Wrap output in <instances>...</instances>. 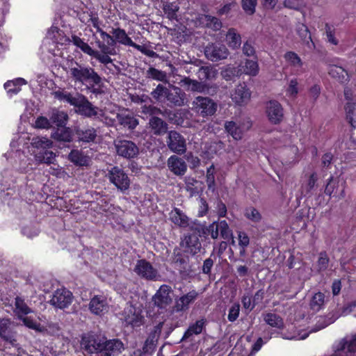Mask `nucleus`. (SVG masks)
Here are the masks:
<instances>
[{
    "instance_id": "53",
    "label": "nucleus",
    "mask_w": 356,
    "mask_h": 356,
    "mask_svg": "<svg viewBox=\"0 0 356 356\" xmlns=\"http://www.w3.org/2000/svg\"><path fill=\"white\" fill-rule=\"evenodd\" d=\"M163 10L170 19H177V13L179 10L178 4L176 2L167 3L164 5Z\"/></svg>"
},
{
    "instance_id": "4",
    "label": "nucleus",
    "mask_w": 356,
    "mask_h": 356,
    "mask_svg": "<svg viewBox=\"0 0 356 356\" xmlns=\"http://www.w3.org/2000/svg\"><path fill=\"white\" fill-rule=\"evenodd\" d=\"M217 107V104L207 97L198 96L192 102V109L203 118L213 115Z\"/></svg>"
},
{
    "instance_id": "12",
    "label": "nucleus",
    "mask_w": 356,
    "mask_h": 356,
    "mask_svg": "<svg viewBox=\"0 0 356 356\" xmlns=\"http://www.w3.org/2000/svg\"><path fill=\"white\" fill-rule=\"evenodd\" d=\"M134 272L140 277L147 280H156L159 277L157 270L147 261L138 260L135 266Z\"/></svg>"
},
{
    "instance_id": "5",
    "label": "nucleus",
    "mask_w": 356,
    "mask_h": 356,
    "mask_svg": "<svg viewBox=\"0 0 356 356\" xmlns=\"http://www.w3.org/2000/svg\"><path fill=\"white\" fill-rule=\"evenodd\" d=\"M106 177L111 183L123 192L127 191L130 186V179L125 172L118 166H113L108 170Z\"/></svg>"
},
{
    "instance_id": "36",
    "label": "nucleus",
    "mask_w": 356,
    "mask_h": 356,
    "mask_svg": "<svg viewBox=\"0 0 356 356\" xmlns=\"http://www.w3.org/2000/svg\"><path fill=\"white\" fill-rule=\"evenodd\" d=\"M79 141L83 143L93 142L97 137V131L93 127L79 129L76 131Z\"/></svg>"
},
{
    "instance_id": "7",
    "label": "nucleus",
    "mask_w": 356,
    "mask_h": 356,
    "mask_svg": "<svg viewBox=\"0 0 356 356\" xmlns=\"http://www.w3.org/2000/svg\"><path fill=\"white\" fill-rule=\"evenodd\" d=\"M76 113L86 118L96 119L102 116V109L94 106L88 99L83 95L79 97L77 104L74 106Z\"/></svg>"
},
{
    "instance_id": "38",
    "label": "nucleus",
    "mask_w": 356,
    "mask_h": 356,
    "mask_svg": "<svg viewBox=\"0 0 356 356\" xmlns=\"http://www.w3.org/2000/svg\"><path fill=\"white\" fill-rule=\"evenodd\" d=\"M170 87L160 83L151 92V95L157 102L165 103Z\"/></svg>"
},
{
    "instance_id": "39",
    "label": "nucleus",
    "mask_w": 356,
    "mask_h": 356,
    "mask_svg": "<svg viewBox=\"0 0 356 356\" xmlns=\"http://www.w3.org/2000/svg\"><path fill=\"white\" fill-rule=\"evenodd\" d=\"M72 43L81 50L90 56H92L93 55H96L98 57H100L99 55L97 54V51L93 49L88 43L85 42L81 38L76 35H74L72 38Z\"/></svg>"
},
{
    "instance_id": "21",
    "label": "nucleus",
    "mask_w": 356,
    "mask_h": 356,
    "mask_svg": "<svg viewBox=\"0 0 356 356\" xmlns=\"http://www.w3.org/2000/svg\"><path fill=\"white\" fill-rule=\"evenodd\" d=\"M116 118L120 125L131 130L134 129L138 124V120L127 109L120 111L116 115Z\"/></svg>"
},
{
    "instance_id": "32",
    "label": "nucleus",
    "mask_w": 356,
    "mask_h": 356,
    "mask_svg": "<svg viewBox=\"0 0 356 356\" xmlns=\"http://www.w3.org/2000/svg\"><path fill=\"white\" fill-rule=\"evenodd\" d=\"M149 124L154 135L161 136L167 132L168 124L158 117L151 118Z\"/></svg>"
},
{
    "instance_id": "13",
    "label": "nucleus",
    "mask_w": 356,
    "mask_h": 356,
    "mask_svg": "<svg viewBox=\"0 0 356 356\" xmlns=\"http://www.w3.org/2000/svg\"><path fill=\"white\" fill-rule=\"evenodd\" d=\"M252 127V123L250 120H244L239 123L233 121L226 122L225 123V131L232 136L235 140H241L243 138V134L248 131Z\"/></svg>"
},
{
    "instance_id": "54",
    "label": "nucleus",
    "mask_w": 356,
    "mask_h": 356,
    "mask_svg": "<svg viewBox=\"0 0 356 356\" xmlns=\"http://www.w3.org/2000/svg\"><path fill=\"white\" fill-rule=\"evenodd\" d=\"M330 259L325 252H321L319 253L318 259L317 261V270L318 273H321L327 269L329 266Z\"/></svg>"
},
{
    "instance_id": "61",
    "label": "nucleus",
    "mask_w": 356,
    "mask_h": 356,
    "mask_svg": "<svg viewBox=\"0 0 356 356\" xmlns=\"http://www.w3.org/2000/svg\"><path fill=\"white\" fill-rule=\"evenodd\" d=\"M283 5L285 8L299 10L303 6L302 0H284Z\"/></svg>"
},
{
    "instance_id": "64",
    "label": "nucleus",
    "mask_w": 356,
    "mask_h": 356,
    "mask_svg": "<svg viewBox=\"0 0 356 356\" xmlns=\"http://www.w3.org/2000/svg\"><path fill=\"white\" fill-rule=\"evenodd\" d=\"M51 126L50 120L43 116L38 117L35 122V127L38 129H48Z\"/></svg>"
},
{
    "instance_id": "1",
    "label": "nucleus",
    "mask_w": 356,
    "mask_h": 356,
    "mask_svg": "<svg viewBox=\"0 0 356 356\" xmlns=\"http://www.w3.org/2000/svg\"><path fill=\"white\" fill-rule=\"evenodd\" d=\"M67 74L74 83L99 86L102 83L101 76L92 67L80 64L76 61L70 62Z\"/></svg>"
},
{
    "instance_id": "48",
    "label": "nucleus",
    "mask_w": 356,
    "mask_h": 356,
    "mask_svg": "<svg viewBox=\"0 0 356 356\" xmlns=\"http://www.w3.org/2000/svg\"><path fill=\"white\" fill-rule=\"evenodd\" d=\"M318 180L317 173L314 172L308 177V179L305 184H302L301 186V193L304 195L309 194L314 189L316 181Z\"/></svg>"
},
{
    "instance_id": "10",
    "label": "nucleus",
    "mask_w": 356,
    "mask_h": 356,
    "mask_svg": "<svg viewBox=\"0 0 356 356\" xmlns=\"http://www.w3.org/2000/svg\"><path fill=\"white\" fill-rule=\"evenodd\" d=\"M229 54V51L226 46L219 42L209 43L204 49L206 58L213 62L226 59Z\"/></svg>"
},
{
    "instance_id": "43",
    "label": "nucleus",
    "mask_w": 356,
    "mask_h": 356,
    "mask_svg": "<svg viewBox=\"0 0 356 356\" xmlns=\"http://www.w3.org/2000/svg\"><path fill=\"white\" fill-rule=\"evenodd\" d=\"M182 81L184 85L187 86V90L192 92H203L207 88L206 84L204 83L190 78H185Z\"/></svg>"
},
{
    "instance_id": "62",
    "label": "nucleus",
    "mask_w": 356,
    "mask_h": 356,
    "mask_svg": "<svg viewBox=\"0 0 356 356\" xmlns=\"http://www.w3.org/2000/svg\"><path fill=\"white\" fill-rule=\"evenodd\" d=\"M19 319L22 321L24 325L29 328L35 330H40V325L31 318L24 316L22 318H19Z\"/></svg>"
},
{
    "instance_id": "28",
    "label": "nucleus",
    "mask_w": 356,
    "mask_h": 356,
    "mask_svg": "<svg viewBox=\"0 0 356 356\" xmlns=\"http://www.w3.org/2000/svg\"><path fill=\"white\" fill-rule=\"evenodd\" d=\"M53 95L56 99L75 106L81 94L76 93L74 95L65 89L59 88L53 92Z\"/></svg>"
},
{
    "instance_id": "8",
    "label": "nucleus",
    "mask_w": 356,
    "mask_h": 356,
    "mask_svg": "<svg viewBox=\"0 0 356 356\" xmlns=\"http://www.w3.org/2000/svg\"><path fill=\"white\" fill-rule=\"evenodd\" d=\"M165 142L168 149L175 154L181 155L186 152V139L177 131H168Z\"/></svg>"
},
{
    "instance_id": "6",
    "label": "nucleus",
    "mask_w": 356,
    "mask_h": 356,
    "mask_svg": "<svg viewBox=\"0 0 356 356\" xmlns=\"http://www.w3.org/2000/svg\"><path fill=\"white\" fill-rule=\"evenodd\" d=\"M104 339V337L94 333L84 334L81 337V347L88 354L102 352Z\"/></svg>"
},
{
    "instance_id": "23",
    "label": "nucleus",
    "mask_w": 356,
    "mask_h": 356,
    "mask_svg": "<svg viewBox=\"0 0 356 356\" xmlns=\"http://www.w3.org/2000/svg\"><path fill=\"white\" fill-rule=\"evenodd\" d=\"M89 309L95 315H103L108 309L106 298L103 296H95L90 301Z\"/></svg>"
},
{
    "instance_id": "33",
    "label": "nucleus",
    "mask_w": 356,
    "mask_h": 356,
    "mask_svg": "<svg viewBox=\"0 0 356 356\" xmlns=\"http://www.w3.org/2000/svg\"><path fill=\"white\" fill-rule=\"evenodd\" d=\"M111 33L113 35L115 44L118 42L121 44L129 47H131L133 45L134 42L131 38L129 37L125 30L120 28H115L112 29Z\"/></svg>"
},
{
    "instance_id": "9",
    "label": "nucleus",
    "mask_w": 356,
    "mask_h": 356,
    "mask_svg": "<svg viewBox=\"0 0 356 356\" xmlns=\"http://www.w3.org/2000/svg\"><path fill=\"white\" fill-rule=\"evenodd\" d=\"M116 153L124 159H134L139 154L138 147L131 140H118L114 142Z\"/></svg>"
},
{
    "instance_id": "19",
    "label": "nucleus",
    "mask_w": 356,
    "mask_h": 356,
    "mask_svg": "<svg viewBox=\"0 0 356 356\" xmlns=\"http://www.w3.org/2000/svg\"><path fill=\"white\" fill-rule=\"evenodd\" d=\"M124 349V343L119 339H104L102 353L104 356H117Z\"/></svg>"
},
{
    "instance_id": "49",
    "label": "nucleus",
    "mask_w": 356,
    "mask_h": 356,
    "mask_svg": "<svg viewBox=\"0 0 356 356\" xmlns=\"http://www.w3.org/2000/svg\"><path fill=\"white\" fill-rule=\"evenodd\" d=\"M35 159L39 163L47 164L54 163L56 161V154L52 151L45 150L44 152H39L35 154Z\"/></svg>"
},
{
    "instance_id": "3",
    "label": "nucleus",
    "mask_w": 356,
    "mask_h": 356,
    "mask_svg": "<svg viewBox=\"0 0 356 356\" xmlns=\"http://www.w3.org/2000/svg\"><path fill=\"white\" fill-rule=\"evenodd\" d=\"M123 320L131 327H138L145 323V316L140 307H136L131 303L127 304L122 313Z\"/></svg>"
},
{
    "instance_id": "42",
    "label": "nucleus",
    "mask_w": 356,
    "mask_h": 356,
    "mask_svg": "<svg viewBox=\"0 0 356 356\" xmlns=\"http://www.w3.org/2000/svg\"><path fill=\"white\" fill-rule=\"evenodd\" d=\"M329 74L338 80L341 83H345L348 81V73L341 67L337 65H331L329 67Z\"/></svg>"
},
{
    "instance_id": "58",
    "label": "nucleus",
    "mask_w": 356,
    "mask_h": 356,
    "mask_svg": "<svg viewBox=\"0 0 356 356\" xmlns=\"http://www.w3.org/2000/svg\"><path fill=\"white\" fill-rule=\"evenodd\" d=\"M147 74L149 77L152 78L153 79L163 81L166 79V74L165 72L159 70L154 67H150L147 70Z\"/></svg>"
},
{
    "instance_id": "31",
    "label": "nucleus",
    "mask_w": 356,
    "mask_h": 356,
    "mask_svg": "<svg viewBox=\"0 0 356 356\" xmlns=\"http://www.w3.org/2000/svg\"><path fill=\"white\" fill-rule=\"evenodd\" d=\"M13 312L19 318L32 313L33 310L28 306L24 299L22 297L17 296L15 298V307L13 309Z\"/></svg>"
},
{
    "instance_id": "60",
    "label": "nucleus",
    "mask_w": 356,
    "mask_h": 356,
    "mask_svg": "<svg viewBox=\"0 0 356 356\" xmlns=\"http://www.w3.org/2000/svg\"><path fill=\"white\" fill-rule=\"evenodd\" d=\"M243 54L249 57H257L256 56V50L252 43L249 41H246L243 46L242 48Z\"/></svg>"
},
{
    "instance_id": "47",
    "label": "nucleus",
    "mask_w": 356,
    "mask_h": 356,
    "mask_svg": "<svg viewBox=\"0 0 356 356\" xmlns=\"http://www.w3.org/2000/svg\"><path fill=\"white\" fill-rule=\"evenodd\" d=\"M264 321L271 327L281 328L284 325L282 318L276 314L267 313L264 315Z\"/></svg>"
},
{
    "instance_id": "20",
    "label": "nucleus",
    "mask_w": 356,
    "mask_h": 356,
    "mask_svg": "<svg viewBox=\"0 0 356 356\" xmlns=\"http://www.w3.org/2000/svg\"><path fill=\"white\" fill-rule=\"evenodd\" d=\"M185 100V92L179 87L170 86L165 103L170 106H182Z\"/></svg>"
},
{
    "instance_id": "14",
    "label": "nucleus",
    "mask_w": 356,
    "mask_h": 356,
    "mask_svg": "<svg viewBox=\"0 0 356 356\" xmlns=\"http://www.w3.org/2000/svg\"><path fill=\"white\" fill-rule=\"evenodd\" d=\"M0 337L13 346H17L14 323L10 319L2 318L0 320Z\"/></svg>"
},
{
    "instance_id": "50",
    "label": "nucleus",
    "mask_w": 356,
    "mask_h": 356,
    "mask_svg": "<svg viewBox=\"0 0 356 356\" xmlns=\"http://www.w3.org/2000/svg\"><path fill=\"white\" fill-rule=\"evenodd\" d=\"M31 145L37 149H45L52 147L53 143L46 137H33L31 142Z\"/></svg>"
},
{
    "instance_id": "30",
    "label": "nucleus",
    "mask_w": 356,
    "mask_h": 356,
    "mask_svg": "<svg viewBox=\"0 0 356 356\" xmlns=\"http://www.w3.org/2000/svg\"><path fill=\"white\" fill-rule=\"evenodd\" d=\"M170 220L180 227H186L189 225V218L178 208H174L170 211Z\"/></svg>"
},
{
    "instance_id": "59",
    "label": "nucleus",
    "mask_w": 356,
    "mask_h": 356,
    "mask_svg": "<svg viewBox=\"0 0 356 356\" xmlns=\"http://www.w3.org/2000/svg\"><path fill=\"white\" fill-rule=\"evenodd\" d=\"M132 47L135 48L144 55L150 57V58H156L158 57V54L154 51L153 50L150 49L146 45H140L135 42H134Z\"/></svg>"
},
{
    "instance_id": "63",
    "label": "nucleus",
    "mask_w": 356,
    "mask_h": 356,
    "mask_svg": "<svg viewBox=\"0 0 356 356\" xmlns=\"http://www.w3.org/2000/svg\"><path fill=\"white\" fill-rule=\"evenodd\" d=\"M347 118L349 119L350 124L353 126L356 123V106L353 104H348L346 107Z\"/></svg>"
},
{
    "instance_id": "24",
    "label": "nucleus",
    "mask_w": 356,
    "mask_h": 356,
    "mask_svg": "<svg viewBox=\"0 0 356 356\" xmlns=\"http://www.w3.org/2000/svg\"><path fill=\"white\" fill-rule=\"evenodd\" d=\"M195 23L202 27L210 29L214 31L220 30L222 24L216 17L210 15H200L196 18Z\"/></svg>"
},
{
    "instance_id": "55",
    "label": "nucleus",
    "mask_w": 356,
    "mask_h": 356,
    "mask_svg": "<svg viewBox=\"0 0 356 356\" xmlns=\"http://www.w3.org/2000/svg\"><path fill=\"white\" fill-rule=\"evenodd\" d=\"M244 216L250 220L254 222H259L261 220V215L254 207H250L246 208Z\"/></svg>"
},
{
    "instance_id": "40",
    "label": "nucleus",
    "mask_w": 356,
    "mask_h": 356,
    "mask_svg": "<svg viewBox=\"0 0 356 356\" xmlns=\"http://www.w3.org/2000/svg\"><path fill=\"white\" fill-rule=\"evenodd\" d=\"M26 84V81L24 79L19 78L15 80L8 81L4 84V88L7 93L10 96L17 95L20 90V86Z\"/></svg>"
},
{
    "instance_id": "18",
    "label": "nucleus",
    "mask_w": 356,
    "mask_h": 356,
    "mask_svg": "<svg viewBox=\"0 0 356 356\" xmlns=\"http://www.w3.org/2000/svg\"><path fill=\"white\" fill-rule=\"evenodd\" d=\"M72 293L66 289H57L50 302L52 305L59 309L67 307L72 302Z\"/></svg>"
},
{
    "instance_id": "44",
    "label": "nucleus",
    "mask_w": 356,
    "mask_h": 356,
    "mask_svg": "<svg viewBox=\"0 0 356 356\" xmlns=\"http://www.w3.org/2000/svg\"><path fill=\"white\" fill-rule=\"evenodd\" d=\"M284 58L289 65L296 70L300 69L303 65L300 56L293 51H287L284 55Z\"/></svg>"
},
{
    "instance_id": "34",
    "label": "nucleus",
    "mask_w": 356,
    "mask_h": 356,
    "mask_svg": "<svg viewBox=\"0 0 356 356\" xmlns=\"http://www.w3.org/2000/svg\"><path fill=\"white\" fill-rule=\"evenodd\" d=\"M225 38L227 44L231 49H237L240 47L241 44V37L235 29H229L225 35Z\"/></svg>"
},
{
    "instance_id": "17",
    "label": "nucleus",
    "mask_w": 356,
    "mask_h": 356,
    "mask_svg": "<svg viewBox=\"0 0 356 356\" xmlns=\"http://www.w3.org/2000/svg\"><path fill=\"white\" fill-rule=\"evenodd\" d=\"M266 113L270 123L277 124L284 118V110L282 105L277 101H269L266 103Z\"/></svg>"
},
{
    "instance_id": "27",
    "label": "nucleus",
    "mask_w": 356,
    "mask_h": 356,
    "mask_svg": "<svg viewBox=\"0 0 356 356\" xmlns=\"http://www.w3.org/2000/svg\"><path fill=\"white\" fill-rule=\"evenodd\" d=\"M168 166L171 172L178 176L184 175L187 170L186 162L176 155H172L168 158Z\"/></svg>"
},
{
    "instance_id": "2",
    "label": "nucleus",
    "mask_w": 356,
    "mask_h": 356,
    "mask_svg": "<svg viewBox=\"0 0 356 356\" xmlns=\"http://www.w3.org/2000/svg\"><path fill=\"white\" fill-rule=\"evenodd\" d=\"M204 235H210L213 239L219 236V234L225 240H232V244L234 243L232 230L229 228L226 220L215 221L203 229Z\"/></svg>"
},
{
    "instance_id": "52",
    "label": "nucleus",
    "mask_w": 356,
    "mask_h": 356,
    "mask_svg": "<svg viewBox=\"0 0 356 356\" xmlns=\"http://www.w3.org/2000/svg\"><path fill=\"white\" fill-rule=\"evenodd\" d=\"M325 303V295L318 292L314 295L310 302L311 308L316 312L319 311Z\"/></svg>"
},
{
    "instance_id": "26",
    "label": "nucleus",
    "mask_w": 356,
    "mask_h": 356,
    "mask_svg": "<svg viewBox=\"0 0 356 356\" xmlns=\"http://www.w3.org/2000/svg\"><path fill=\"white\" fill-rule=\"evenodd\" d=\"M180 246L184 252L195 254L200 249V244L197 237L193 234H187L181 238Z\"/></svg>"
},
{
    "instance_id": "57",
    "label": "nucleus",
    "mask_w": 356,
    "mask_h": 356,
    "mask_svg": "<svg viewBox=\"0 0 356 356\" xmlns=\"http://www.w3.org/2000/svg\"><path fill=\"white\" fill-rule=\"evenodd\" d=\"M298 82L296 79H292L289 83V86L286 88V95L289 97L295 98L298 93Z\"/></svg>"
},
{
    "instance_id": "11",
    "label": "nucleus",
    "mask_w": 356,
    "mask_h": 356,
    "mask_svg": "<svg viewBox=\"0 0 356 356\" xmlns=\"http://www.w3.org/2000/svg\"><path fill=\"white\" fill-rule=\"evenodd\" d=\"M96 44L97 47L99 49V51H97V54L100 57H98L96 55H93L92 57L95 58L99 63L105 65L109 63L112 64L113 59L110 56H115L118 54L115 48V44H111L109 42L105 44L100 40L96 41Z\"/></svg>"
},
{
    "instance_id": "41",
    "label": "nucleus",
    "mask_w": 356,
    "mask_h": 356,
    "mask_svg": "<svg viewBox=\"0 0 356 356\" xmlns=\"http://www.w3.org/2000/svg\"><path fill=\"white\" fill-rule=\"evenodd\" d=\"M297 33L301 40L307 44L309 48H314V43L312 40L309 29L305 24L299 23L297 26Z\"/></svg>"
},
{
    "instance_id": "46",
    "label": "nucleus",
    "mask_w": 356,
    "mask_h": 356,
    "mask_svg": "<svg viewBox=\"0 0 356 356\" xmlns=\"http://www.w3.org/2000/svg\"><path fill=\"white\" fill-rule=\"evenodd\" d=\"M218 72L211 67H202L198 70L197 76L200 80H212L216 79Z\"/></svg>"
},
{
    "instance_id": "35",
    "label": "nucleus",
    "mask_w": 356,
    "mask_h": 356,
    "mask_svg": "<svg viewBox=\"0 0 356 356\" xmlns=\"http://www.w3.org/2000/svg\"><path fill=\"white\" fill-rule=\"evenodd\" d=\"M69 160L76 165L87 166L90 162V159L88 156L79 150H72L68 155Z\"/></svg>"
},
{
    "instance_id": "37",
    "label": "nucleus",
    "mask_w": 356,
    "mask_h": 356,
    "mask_svg": "<svg viewBox=\"0 0 356 356\" xmlns=\"http://www.w3.org/2000/svg\"><path fill=\"white\" fill-rule=\"evenodd\" d=\"M51 138L58 141L70 142L72 140V133L70 128L64 126L58 127L51 134Z\"/></svg>"
},
{
    "instance_id": "56",
    "label": "nucleus",
    "mask_w": 356,
    "mask_h": 356,
    "mask_svg": "<svg viewBox=\"0 0 356 356\" xmlns=\"http://www.w3.org/2000/svg\"><path fill=\"white\" fill-rule=\"evenodd\" d=\"M257 0H241V6L243 10L248 15L255 13Z\"/></svg>"
},
{
    "instance_id": "25",
    "label": "nucleus",
    "mask_w": 356,
    "mask_h": 356,
    "mask_svg": "<svg viewBox=\"0 0 356 356\" xmlns=\"http://www.w3.org/2000/svg\"><path fill=\"white\" fill-rule=\"evenodd\" d=\"M336 352L339 353H355L356 356V334L351 338H343L336 343Z\"/></svg>"
},
{
    "instance_id": "22",
    "label": "nucleus",
    "mask_w": 356,
    "mask_h": 356,
    "mask_svg": "<svg viewBox=\"0 0 356 356\" xmlns=\"http://www.w3.org/2000/svg\"><path fill=\"white\" fill-rule=\"evenodd\" d=\"M232 99L238 105L247 104L251 97V92L245 83L238 85L232 93Z\"/></svg>"
},
{
    "instance_id": "45",
    "label": "nucleus",
    "mask_w": 356,
    "mask_h": 356,
    "mask_svg": "<svg viewBox=\"0 0 356 356\" xmlns=\"http://www.w3.org/2000/svg\"><path fill=\"white\" fill-rule=\"evenodd\" d=\"M204 321L203 319L197 321L195 323L191 325L188 330L185 332L181 340H186L193 335L199 334L202 332Z\"/></svg>"
},
{
    "instance_id": "15",
    "label": "nucleus",
    "mask_w": 356,
    "mask_h": 356,
    "mask_svg": "<svg viewBox=\"0 0 356 356\" xmlns=\"http://www.w3.org/2000/svg\"><path fill=\"white\" fill-rule=\"evenodd\" d=\"M173 291L169 285L163 284L153 296L154 305L159 308H165L172 301Z\"/></svg>"
},
{
    "instance_id": "51",
    "label": "nucleus",
    "mask_w": 356,
    "mask_h": 356,
    "mask_svg": "<svg viewBox=\"0 0 356 356\" xmlns=\"http://www.w3.org/2000/svg\"><path fill=\"white\" fill-rule=\"evenodd\" d=\"M68 120L67 114L64 111H54L51 116L52 122L59 127H64Z\"/></svg>"
},
{
    "instance_id": "29",
    "label": "nucleus",
    "mask_w": 356,
    "mask_h": 356,
    "mask_svg": "<svg viewBox=\"0 0 356 356\" xmlns=\"http://www.w3.org/2000/svg\"><path fill=\"white\" fill-rule=\"evenodd\" d=\"M259 70L257 57L254 58V59H245L238 66V72L252 76L257 75Z\"/></svg>"
},
{
    "instance_id": "16",
    "label": "nucleus",
    "mask_w": 356,
    "mask_h": 356,
    "mask_svg": "<svg viewBox=\"0 0 356 356\" xmlns=\"http://www.w3.org/2000/svg\"><path fill=\"white\" fill-rule=\"evenodd\" d=\"M198 293L192 290L188 293L181 296L175 300V305L170 311V316H172L175 312H182L189 308L190 304L193 302L197 298Z\"/></svg>"
}]
</instances>
